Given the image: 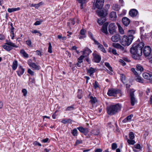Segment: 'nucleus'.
<instances>
[{"mask_svg":"<svg viewBox=\"0 0 152 152\" xmlns=\"http://www.w3.org/2000/svg\"><path fill=\"white\" fill-rule=\"evenodd\" d=\"M127 141L129 144L130 145H133L136 143L135 141L133 140L127 139Z\"/></svg>","mask_w":152,"mask_h":152,"instance_id":"nucleus-30","label":"nucleus"},{"mask_svg":"<svg viewBox=\"0 0 152 152\" xmlns=\"http://www.w3.org/2000/svg\"><path fill=\"white\" fill-rule=\"evenodd\" d=\"M49 140V138H47L45 139L42 140H41V141L43 143H46L48 142Z\"/></svg>","mask_w":152,"mask_h":152,"instance_id":"nucleus-55","label":"nucleus"},{"mask_svg":"<svg viewBox=\"0 0 152 152\" xmlns=\"http://www.w3.org/2000/svg\"><path fill=\"white\" fill-rule=\"evenodd\" d=\"M119 32L121 34H124V31L123 29L120 26H118Z\"/></svg>","mask_w":152,"mask_h":152,"instance_id":"nucleus-45","label":"nucleus"},{"mask_svg":"<svg viewBox=\"0 0 152 152\" xmlns=\"http://www.w3.org/2000/svg\"><path fill=\"white\" fill-rule=\"evenodd\" d=\"M108 25V22L105 23L103 24L102 28V32L106 34H108L107 29Z\"/></svg>","mask_w":152,"mask_h":152,"instance_id":"nucleus-13","label":"nucleus"},{"mask_svg":"<svg viewBox=\"0 0 152 152\" xmlns=\"http://www.w3.org/2000/svg\"><path fill=\"white\" fill-rule=\"evenodd\" d=\"M129 137L130 139H133L134 137V133L132 132H130L129 134Z\"/></svg>","mask_w":152,"mask_h":152,"instance_id":"nucleus-34","label":"nucleus"},{"mask_svg":"<svg viewBox=\"0 0 152 152\" xmlns=\"http://www.w3.org/2000/svg\"><path fill=\"white\" fill-rule=\"evenodd\" d=\"M117 147V145L116 143H113L111 145L112 149L113 150H115Z\"/></svg>","mask_w":152,"mask_h":152,"instance_id":"nucleus-41","label":"nucleus"},{"mask_svg":"<svg viewBox=\"0 0 152 152\" xmlns=\"http://www.w3.org/2000/svg\"><path fill=\"white\" fill-rule=\"evenodd\" d=\"M22 92L23 93V95L24 96H26L27 94V91L26 89H22Z\"/></svg>","mask_w":152,"mask_h":152,"instance_id":"nucleus-52","label":"nucleus"},{"mask_svg":"<svg viewBox=\"0 0 152 152\" xmlns=\"http://www.w3.org/2000/svg\"><path fill=\"white\" fill-rule=\"evenodd\" d=\"M52 47L51 44L50 42L49 43V46L48 48V52L50 53H51L52 52Z\"/></svg>","mask_w":152,"mask_h":152,"instance_id":"nucleus-38","label":"nucleus"},{"mask_svg":"<svg viewBox=\"0 0 152 152\" xmlns=\"http://www.w3.org/2000/svg\"><path fill=\"white\" fill-rule=\"evenodd\" d=\"M120 36L118 34H116L113 36L111 38V39L113 42H117L120 40Z\"/></svg>","mask_w":152,"mask_h":152,"instance_id":"nucleus-16","label":"nucleus"},{"mask_svg":"<svg viewBox=\"0 0 152 152\" xmlns=\"http://www.w3.org/2000/svg\"><path fill=\"white\" fill-rule=\"evenodd\" d=\"M134 147L135 148L138 149H140L141 148V147L140 144H137L134 145Z\"/></svg>","mask_w":152,"mask_h":152,"instance_id":"nucleus-47","label":"nucleus"},{"mask_svg":"<svg viewBox=\"0 0 152 152\" xmlns=\"http://www.w3.org/2000/svg\"><path fill=\"white\" fill-rule=\"evenodd\" d=\"M91 101L92 103H95L96 101V97H94L92 96L90 97Z\"/></svg>","mask_w":152,"mask_h":152,"instance_id":"nucleus-39","label":"nucleus"},{"mask_svg":"<svg viewBox=\"0 0 152 152\" xmlns=\"http://www.w3.org/2000/svg\"><path fill=\"white\" fill-rule=\"evenodd\" d=\"M85 53H87V54L88 55L89 54L91 53V50L88 48H87L86 49L85 51Z\"/></svg>","mask_w":152,"mask_h":152,"instance_id":"nucleus-49","label":"nucleus"},{"mask_svg":"<svg viewBox=\"0 0 152 152\" xmlns=\"http://www.w3.org/2000/svg\"><path fill=\"white\" fill-rule=\"evenodd\" d=\"M120 78L121 81L123 83H125L126 82V77L124 74H120Z\"/></svg>","mask_w":152,"mask_h":152,"instance_id":"nucleus-28","label":"nucleus"},{"mask_svg":"<svg viewBox=\"0 0 152 152\" xmlns=\"http://www.w3.org/2000/svg\"><path fill=\"white\" fill-rule=\"evenodd\" d=\"M135 90L133 89L130 90L129 92L130 97L131 100V104L132 106H134L135 103L137 102V101L134 97V93Z\"/></svg>","mask_w":152,"mask_h":152,"instance_id":"nucleus-5","label":"nucleus"},{"mask_svg":"<svg viewBox=\"0 0 152 152\" xmlns=\"http://www.w3.org/2000/svg\"><path fill=\"white\" fill-rule=\"evenodd\" d=\"M151 52V48L148 46H145L143 49V53L144 55L146 56H148Z\"/></svg>","mask_w":152,"mask_h":152,"instance_id":"nucleus-9","label":"nucleus"},{"mask_svg":"<svg viewBox=\"0 0 152 152\" xmlns=\"http://www.w3.org/2000/svg\"><path fill=\"white\" fill-rule=\"evenodd\" d=\"M96 69L92 67H90L88 69H87V72L91 77L93 76L94 73L95 72Z\"/></svg>","mask_w":152,"mask_h":152,"instance_id":"nucleus-14","label":"nucleus"},{"mask_svg":"<svg viewBox=\"0 0 152 152\" xmlns=\"http://www.w3.org/2000/svg\"><path fill=\"white\" fill-rule=\"evenodd\" d=\"M31 32L33 34H36L38 33V31L37 30H33L31 31Z\"/></svg>","mask_w":152,"mask_h":152,"instance_id":"nucleus-64","label":"nucleus"},{"mask_svg":"<svg viewBox=\"0 0 152 152\" xmlns=\"http://www.w3.org/2000/svg\"><path fill=\"white\" fill-rule=\"evenodd\" d=\"M121 107V105L119 103L111 105L107 107V113L110 115H113L120 110Z\"/></svg>","mask_w":152,"mask_h":152,"instance_id":"nucleus-2","label":"nucleus"},{"mask_svg":"<svg viewBox=\"0 0 152 152\" xmlns=\"http://www.w3.org/2000/svg\"><path fill=\"white\" fill-rule=\"evenodd\" d=\"M108 52H112L113 54H114V55H118L117 53L116 50L115 49H112L111 48H109L108 50Z\"/></svg>","mask_w":152,"mask_h":152,"instance_id":"nucleus-29","label":"nucleus"},{"mask_svg":"<svg viewBox=\"0 0 152 152\" xmlns=\"http://www.w3.org/2000/svg\"><path fill=\"white\" fill-rule=\"evenodd\" d=\"M133 117V115H129L126 118L128 121H131V119L132 117Z\"/></svg>","mask_w":152,"mask_h":152,"instance_id":"nucleus-51","label":"nucleus"},{"mask_svg":"<svg viewBox=\"0 0 152 152\" xmlns=\"http://www.w3.org/2000/svg\"><path fill=\"white\" fill-rule=\"evenodd\" d=\"M99 133V131L98 129H94L92 130L90 133V135H98Z\"/></svg>","mask_w":152,"mask_h":152,"instance_id":"nucleus-23","label":"nucleus"},{"mask_svg":"<svg viewBox=\"0 0 152 152\" xmlns=\"http://www.w3.org/2000/svg\"><path fill=\"white\" fill-rule=\"evenodd\" d=\"M106 21L105 18L101 17L100 18L97 20V22L99 25H102Z\"/></svg>","mask_w":152,"mask_h":152,"instance_id":"nucleus-22","label":"nucleus"},{"mask_svg":"<svg viewBox=\"0 0 152 152\" xmlns=\"http://www.w3.org/2000/svg\"><path fill=\"white\" fill-rule=\"evenodd\" d=\"M6 44L13 47L15 48L18 47V46H17L15 45L14 43L10 42H7L6 43Z\"/></svg>","mask_w":152,"mask_h":152,"instance_id":"nucleus-35","label":"nucleus"},{"mask_svg":"<svg viewBox=\"0 0 152 152\" xmlns=\"http://www.w3.org/2000/svg\"><path fill=\"white\" fill-rule=\"evenodd\" d=\"M26 44L29 46L31 45V42L30 40H28L26 41Z\"/></svg>","mask_w":152,"mask_h":152,"instance_id":"nucleus-54","label":"nucleus"},{"mask_svg":"<svg viewBox=\"0 0 152 152\" xmlns=\"http://www.w3.org/2000/svg\"><path fill=\"white\" fill-rule=\"evenodd\" d=\"M105 65L107 67L109 70L111 72L113 71L112 67L110 66L109 63L108 62H106L104 63Z\"/></svg>","mask_w":152,"mask_h":152,"instance_id":"nucleus-32","label":"nucleus"},{"mask_svg":"<svg viewBox=\"0 0 152 152\" xmlns=\"http://www.w3.org/2000/svg\"><path fill=\"white\" fill-rule=\"evenodd\" d=\"M30 67H31L34 70L37 69L38 68L37 66L34 63H33L31 66H30Z\"/></svg>","mask_w":152,"mask_h":152,"instance_id":"nucleus-40","label":"nucleus"},{"mask_svg":"<svg viewBox=\"0 0 152 152\" xmlns=\"http://www.w3.org/2000/svg\"><path fill=\"white\" fill-rule=\"evenodd\" d=\"M133 38L132 34L129 35L128 36L124 35L122 39L120 40V42L124 46H129L132 43Z\"/></svg>","mask_w":152,"mask_h":152,"instance_id":"nucleus-3","label":"nucleus"},{"mask_svg":"<svg viewBox=\"0 0 152 152\" xmlns=\"http://www.w3.org/2000/svg\"><path fill=\"white\" fill-rule=\"evenodd\" d=\"M11 28L10 33L12 35H14V28L12 26V24H11Z\"/></svg>","mask_w":152,"mask_h":152,"instance_id":"nucleus-56","label":"nucleus"},{"mask_svg":"<svg viewBox=\"0 0 152 152\" xmlns=\"http://www.w3.org/2000/svg\"><path fill=\"white\" fill-rule=\"evenodd\" d=\"M77 131L76 129H74L72 132V134L74 136L77 135Z\"/></svg>","mask_w":152,"mask_h":152,"instance_id":"nucleus-37","label":"nucleus"},{"mask_svg":"<svg viewBox=\"0 0 152 152\" xmlns=\"http://www.w3.org/2000/svg\"><path fill=\"white\" fill-rule=\"evenodd\" d=\"M82 143V141L81 140H77L75 144L76 145H78L80 143Z\"/></svg>","mask_w":152,"mask_h":152,"instance_id":"nucleus-57","label":"nucleus"},{"mask_svg":"<svg viewBox=\"0 0 152 152\" xmlns=\"http://www.w3.org/2000/svg\"><path fill=\"white\" fill-rule=\"evenodd\" d=\"M57 111V110H56L52 115V117L53 119H55L56 118V113Z\"/></svg>","mask_w":152,"mask_h":152,"instance_id":"nucleus-59","label":"nucleus"},{"mask_svg":"<svg viewBox=\"0 0 152 152\" xmlns=\"http://www.w3.org/2000/svg\"><path fill=\"white\" fill-rule=\"evenodd\" d=\"M143 77L146 79L152 81V73L150 72L149 73L145 72L143 73Z\"/></svg>","mask_w":152,"mask_h":152,"instance_id":"nucleus-10","label":"nucleus"},{"mask_svg":"<svg viewBox=\"0 0 152 152\" xmlns=\"http://www.w3.org/2000/svg\"><path fill=\"white\" fill-rule=\"evenodd\" d=\"M136 80L138 82L141 83H143L142 78L140 77L139 76L137 75L136 76Z\"/></svg>","mask_w":152,"mask_h":152,"instance_id":"nucleus-33","label":"nucleus"},{"mask_svg":"<svg viewBox=\"0 0 152 152\" xmlns=\"http://www.w3.org/2000/svg\"><path fill=\"white\" fill-rule=\"evenodd\" d=\"M113 8L114 10L118 11L120 9L119 6L117 4H114L113 6Z\"/></svg>","mask_w":152,"mask_h":152,"instance_id":"nucleus-36","label":"nucleus"},{"mask_svg":"<svg viewBox=\"0 0 152 152\" xmlns=\"http://www.w3.org/2000/svg\"><path fill=\"white\" fill-rule=\"evenodd\" d=\"M122 21L123 24L126 26H128L130 22L129 19L126 17H124L122 18Z\"/></svg>","mask_w":152,"mask_h":152,"instance_id":"nucleus-17","label":"nucleus"},{"mask_svg":"<svg viewBox=\"0 0 152 152\" xmlns=\"http://www.w3.org/2000/svg\"><path fill=\"white\" fill-rule=\"evenodd\" d=\"M144 45L143 42H140L138 44H134L130 50V52L135 56L139 57L141 56L142 54V48Z\"/></svg>","mask_w":152,"mask_h":152,"instance_id":"nucleus-1","label":"nucleus"},{"mask_svg":"<svg viewBox=\"0 0 152 152\" xmlns=\"http://www.w3.org/2000/svg\"><path fill=\"white\" fill-rule=\"evenodd\" d=\"M18 62L16 60H15L13 63L12 68L13 70H15L18 66Z\"/></svg>","mask_w":152,"mask_h":152,"instance_id":"nucleus-27","label":"nucleus"},{"mask_svg":"<svg viewBox=\"0 0 152 152\" xmlns=\"http://www.w3.org/2000/svg\"><path fill=\"white\" fill-rule=\"evenodd\" d=\"M86 31L84 29H82L80 31V34L84 36V37H86L85 34Z\"/></svg>","mask_w":152,"mask_h":152,"instance_id":"nucleus-42","label":"nucleus"},{"mask_svg":"<svg viewBox=\"0 0 152 152\" xmlns=\"http://www.w3.org/2000/svg\"><path fill=\"white\" fill-rule=\"evenodd\" d=\"M94 87L95 89H96L97 88H99V83L98 82L95 81L94 83L93 84Z\"/></svg>","mask_w":152,"mask_h":152,"instance_id":"nucleus-44","label":"nucleus"},{"mask_svg":"<svg viewBox=\"0 0 152 152\" xmlns=\"http://www.w3.org/2000/svg\"><path fill=\"white\" fill-rule=\"evenodd\" d=\"M88 33L90 37L92 40H93L94 41V42H95V41H96L93 38V35L91 32L89 31H88Z\"/></svg>","mask_w":152,"mask_h":152,"instance_id":"nucleus-43","label":"nucleus"},{"mask_svg":"<svg viewBox=\"0 0 152 152\" xmlns=\"http://www.w3.org/2000/svg\"><path fill=\"white\" fill-rule=\"evenodd\" d=\"M131 70L135 75L137 74V73L136 72L134 68H132L131 69Z\"/></svg>","mask_w":152,"mask_h":152,"instance_id":"nucleus-62","label":"nucleus"},{"mask_svg":"<svg viewBox=\"0 0 152 152\" xmlns=\"http://www.w3.org/2000/svg\"><path fill=\"white\" fill-rule=\"evenodd\" d=\"M77 129L81 133H84L85 135H86L88 132L87 128H84L82 127H78Z\"/></svg>","mask_w":152,"mask_h":152,"instance_id":"nucleus-18","label":"nucleus"},{"mask_svg":"<svg viewBox=\"0 0 152 152\" xmlns=\"http://www.w3.org/2000/svg\"><path fill=\"white\" fill-rule=\"evenodd\" d=\"M28 73L31 75H34V72L32 71L30 69H28Z\"/></svg>","mask_w":152,"mask_h":152,"instance_id":"nucleus-46","label":"nucleus"},{"mask_svg":"<svg viewBox=\"0 0 152 152\" xmlns=\"http://www.w3.org/2000/svg\"><path fill=\"white\" fill-rule=\"evenodd\" d=\"M112 45L114 47L117 49H119L122 50H123L124 49V48L119 43H113Z\"/></svg>","mask_w":152,"mask_h":152,"instance_id":"nucleus-20","label":"nucleus"},{"mask_svg":"<svg viewBox=\"0 0 152 152\" xmlns=\"http://www.w3.org/2000/svg\"><path fill=\"white\" fill-rule=\"evenodd\" d=\"M137 14L138 11L135 9H132L129 12V15L132 17L136 16Z\"/></svg>","mask_w":152,"mask_h":152,"instance_id":"nucleus-12","label":"nucleus"},{"mask_svg":"<svg viewBox=\"0 0 152 152\" xmlns=\"http://www.w3.org/2000/svg\"><path fill=\"white\" fill-rule=\"evenodd\" d=\"M110 18L112 20H115L117 18L116 12L113 11L111 12L110 14Z\"/></svg>","mask_w":152,"mask_h":152,"instance_id":"nucleus-19","label":"nucleus"},{"mask_svg":"<svg viewBox=\"0 0 152 152\" xmlns=\"http://www.w3.org/2000/svg\"><path fill=\"white\" fill-rule=\"evenodd\" d=\"M3 48L6 50L9 51L12 49V48L9 46L4 45L3 46Z\"/></svg>","mask_w":152,"mask_h":152,"instance_id":"nucleus-31","label":"nucleus"},{"mask_svg":"<svg viewBox=\"0 0 152 152\" xmlns=\"http://www.w3.org/2000/svg\"><path fill=\"white\" fill-rule=\"evenodd\" d=\"M102 151L101 148H98L95 150V152H102Z\"/></svg>","mask_w":152,"mask_h":152,"instance_id":"nucleus-61","label":"nucleus"},{"mask_svg":"<svg viewBox=\"0 0 152 152\" xmlns=\"http://www.w3.org/2000/svg\"><path fill=\"white\" fill-rule=\"evenodd\" d=\"M20 10V7H18L17 8H8L7 9V11L9 13H11Z\"/></svg>","mask_w":152,"mask_h":152,"instance_id":"nucleus-24","label":"nucleus"},{"mask_svg":"<svg viewBox=\"0 0 152 152\" xmlns=\"http://www.w3.org/2000/svg\"><path fill=\"white\" fill-rule=\"evenodd\" d=\"M128 34H129V35L131 34H132V35L133 36V35L135 33V32L133 30H129L128 32Z\"/></svg>","mask_w":152,"mask_h":152,"instance_id":"nucleus-50","label":"nucleus"},{"mask_svg":"<svg viewBox=\"0 0 152 152\" xmlns=\"http://www.w3.org/2000/svg\"><path fill=\"white\" fill-rule=\"evenodd\" d=\"M24 69L22 68L21 66H20L19 67L18 70L17 71V72L18 75L19 76H20L23 74L24 72Z\"/></svg>","mask_w":152,"mask_h":152,"instance_id":"nucleus-21","label":"nucleus"},{"mask_svg":"<svg viewBox=\"0 0 152 152\" xmlns=\"http://www.w3.org/2000/svg\"><path fill=\"white\" fill-rule=\"evenodd\" d=\"M33 63L32 62V60L30 59H29L27 63L30 66H31V65L33 64Z\"/></svg>","mask_w":152,"mask_h":152,"instance_id":"nucleus-53","label":"nucleus"},{"mask_svg":"<svg viewBox=\"0 0 152 152\" xmlns=\"http://www.w3.org/2000/svg\"><path fill=\"white\" fill-rule=\"evenodd\" d=\"M119 62L121 63L123 66H124L126 64V63L122 59H120Z\"/></svg>","mask_w":152,"mask_h":152,"instance_id":"nucleus-58","label":"nucleus"},{"mask_svg":"<svg viewBox=\"0 0 152 152\" xmlns=\"http://www.w3.org/2000/svg\"><path fill=\"white\" fill-rule=\"evenodd\" d=\"M94 61L97 63H99L101 60V57L98 54L93 53Z\"/></svg>","mask_w":152,"mask_h":152,"instance_id":"nucleus-11","label":"nucleus"},{"mask_svg":"<svg viewBox=\"0 0 152 152\" xmlns=\"http://www.w3.org/2000/svg\"><path fill=\"white\" fill-rule=\"evenodd\" d=\"M107 95L110 96H116V95H118L119 96H121L120 91L114 88H111L108 90Z\"/></svg>","mask_w":152,"mask_h":152,"instance_id":"nucleus-4","label":"nucleus"},{"mask_svg":"<svg viewBox=\"0 0 152 152\" xmlns=\"http://www.w3.org/2000/svg\"><path fill=\"white\" fill-rule=\"evenodd\" d=\"M20 53L24 57L28 58L29 57L28 54L26 53L25 50L23 49H22L20 50Z\"/></svg>","mask_w":152,"mask_h":152,"instance_id":"nucleus-25","label":"nucleus"},{"mask_svg":"<svg viewBox=\"0 0 152 152\" xmlns=\"http://www.w3.org/2000/svg\"><path fill=\"white\" fill-rule=\"evenodd\" d=\"M137 70L140 71V72H142L144 70V68L140 64H137L136 65Z\"/></svg>","mask_w":152,"mask_h":152,"instance_id":"nucleus-26","label":"nucleus"},{"mask_svg":"<svg viewBox=\"0 0 152 152\" xmlns=\"http://www.w3.org/2000/svg\"><path fill=\"white\" fill-rule=\"evenodd\" d=\"M95 44L98 46V48L102 52L104 53L106 52L102 44H100L97 41H95Z\"/></svg>","mask_w":152,"mask_h":152,"instance_id":"nucleus-15","label":"nucleus"},{"mask_svg":"<svg viewBox=\"0 0 152 152\" xmlns=\"http://www.w3.org/2000/svg\"><path fill=\"white\" fill-rule=\"evenodd\" d=\"M70 23L72 24L73 25H74L75 24V21L74 20V19H72L69 20Z\"/></svg>","mask_w":152,"mask_h":152,"instance_id":"nucleus-60","label":"nucleus"},{"mask_svg":"<svg viewBox=\"0 0 152 152\" xmlns=\"http://www.w3.org/2000/svg\"><path fill=\"white\" fill-rule=\"evenodd\" d=\"M104 0H96L95 4L96 8L98 9L102 8L104 5Z\"/></svg>","mask_w":152,"mask_h":152,"instance_id":"nucleus-8","label":"nucleus"},{"mask_svg":"<svg viewBox=\"0 0 152 152\" xmlns=\"http://www.w3.org/2000/svg\"><path fill=\"white\" fill-rule=\"evenodd\" d=\"M96 13L99 16L103 18H105V17L107 14V11L106 10H97L96 11Z\"/></svg>","mask_w":152,"mask_h":152,"instance_id":"nucleus-7","label":"nucleus"},{"mask_svg":"<svg viewBox=\"0 0 152 152\" xmlns=\"http://www.w3.org/2000/svg\"><path fill=\"white\" fill-rule=\"evenodd\" d=\"M110 7V5L109 4H107L105 6V8L106 9V10H108Z\"/></svg>","mask_w":152,"mask_h":152,"instance_id":"nucleus-63","label":"nucleus"},{"mask_svg":"<svg viewBox=\"0 0 152 152\" xmlns=\"http://www.w3.org/2000/svg\"><path fill=\"white\" fill-rule=\"evenodd\" d=\"M74 109V107L73 106L68 107L66 109V111H71L73 110Z\"/></svg>","mask_w":152,"mask_h":152,"instance_id":"nucleus-48","label":"nucleus"},{"mask_svg":"<svg viewBox=\"0 0 152 152\" xmlns=\"http://www.w3.org/2000/svg\"><path fill=\"white\" fill-rule=\"evenodd\" d=\"M117 27L115 24L111 23L108 26V31L111 34H113L116 32V29Z\"/></svg>","mask_w":152,"mask_h":152,"instance_id":"nucleus-6","label":"nucleus"}]
</instances>
